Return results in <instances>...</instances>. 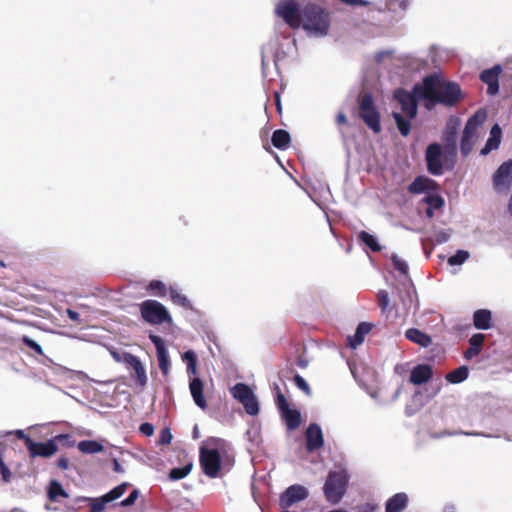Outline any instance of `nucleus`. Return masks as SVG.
<instances>
[{
	"instance_id": "f257e3e1",
	"label": "nucleus",
	"mask_w": 512,
	"mask_h": 512,
	"mask_svg": "<svg viewBox=\"0 0 512 512\" xmlns=\"http://www.w3.org/2000/svg\"><path fill=\"white\" fill-rule=\"evenodd\" d=\"M415 92L425 100V108L430 110L435 104L453 107L462 98V90L458 83L444 80L438 74L423 78L421 84H415Z\"/></svg>"
},
{
	"instance_id": "f03ea898",
	"label": "nucleus",
	"mask_w": 512,
	"mask_h": 512,
	"mask_svg": "<svg viewBox=\"0 0 512 512\" xmlns=\"http://www.w3.org/2000/svg\"><path fill=\"white\" fill-rule=\"evenodd\" d=\"M331 24L330 13L319 5L308 3L302 8V28L318 37L326 36Z\"/></svg>"
},
{
	"instance_id": "7ed1b4c3",
	"label": "nucleus",
	"mask_w": 512,
	"mask_h": 512,
	"mask_svg": "<svg viewBox=\"0 0 512 512\" xmlns=\"http://www.w3.org/2000/svg\"><path fill=\"white\" fill-rule=\"evenodd\" d=\"M348 486V476L344 471H330L323 492L330 504H338L344 497Z\"/></svg>"
},
{
	"instance_id": "20e7f679",
	"label": "nucleus",
	"mask_w": 512,
	"mask_h": 512,
	"mask_svg": "<svg viewBox=\"0 0 512 512\" xmlns=\"http://www.w3.org/2000/svg\"><path fill=\"white\" fill-rule=\"evenodd\" d=\"M359 117L375 134L381 132V116L374 104L373 96L369 92L359 97Z\"/></svg>"
},
{
	"instance_id": "39448f33",
	"label": "nucleus",
	"mask_w": 512,
	"mask_h": 512,
	"mask_svg": "<svg viewBox=\"0 0 512 512\" xmlns=\"http://www.w3.org/2000/svg\"><path fill=\"white\" fill-rule=\"evenodd\" d=\"M139 308L141 317L149 324L172 323V317L166 307L156 300H145L139 305Z\"/></svg>"
},
{
	"instance_id": "423d86ee",
	"label": "nucleus",
	"mask_w": 512,
	"mask_h": 512,
	"mask_svg": "<svg viewBox=\"0 0 512 512\" xmlns=\"http://www.w3.org/2000/svg\"><path fill=\"white\" fill-rule=\"evenodd\" d=\"M199 462L203 473L210 477L216 478L222 468V460L217 449H209L201 447L199 452Z\"/></svg>"
},
{
	"instance_id": "0eeeda50",
	"label": "nucleus",
	"mask_w": 512,
	"mask_h": 512,
	"mask_svg": "<svg viewBox=\"0 0 512 512\" xmlns=\"http://www.w3.org/2000/svg\"><path fill=\"white\" fill-rule=\"evenodd\" d=\"M276 14L292 29H298L302 22V9L295 0L280 1L275 9Z\"/></svg>"
},
{
	"instance_id": "6e6552de",
	"label": "nucleus",
	"mask_w": 512,
	"mask_h": 512,
	"mask_svg": "<svg viewBox=\"0 0 512 512\" xmlns=\"http://www.w3.org/2000/svg\"><path fill=\"white\" fill-rule=\"evenodd\" d=\"M394 99L400 104L402 112L414 119L418 113V100H423L418 93L415 92V85L412 91L409 92L403 88H398L393 93Z\"/></svg>"
},
{
	"instance_id": "1a4fd4ad",
	"label": "nucleus",
	"mask_w": 512,
	"mask_h": 512,
	"mask_svg": "<svg viewBox=\"0 0 512 512\" xmlns=\"http://www.w3.org/2000/svg\"><path fill=\"white\" fill-rule=\"evenodd\" d=\"M427 170L434 176L443 174L442 149L440 144L431 143L425 151Z\"/></svg>"
},
{
	"instance_id": "9d476101",
	"label": "nucleus",
	"mask_w": 512,
	"mask_h": 512,
	"mask_svg": "<svg viewBox=\"0 0 512 512\" xmlns=\"http://www.w3.org/2000/svg\"><path fill=\"white\" fill-rule=\"evenodd\" d=\"M309 493L307 488L300 484L289 486L279 497V506L282 509H288L294 504L305 500Z\"/></svg>"
},
{
	"instance_id": "9b49d317",
	"label": "nucleus",
	"mask_w": 512,
	"mask_h": 512,
	"mask_svg": "<svg viewBox=\"0 0 512 512\" xmlns=\"http://www.w3.org/2000/svg\"><path fill=\"white\" fill-rule=\"evenodd\" d=\"M512 184V160L502 163L493 176L494 189L498 192L507 190Z\"/></svg>"
},
{
	"instance_id": "f8f14e48",
	"label": "nucleus",
	"mask_w": 512,
	"mask_h": 512,
	"mask_svg": "<svg viewBox=\"0 0 512 512\" xmlns=\"http://www.w3.org/2000/svg\"><path fill=\"white\" fill-rule=\"evenodd\" d=\"M439 190V184L424 175L417 176L407 187V191L410 194L418 195L421 193H426V195L430 192H436Z\"/></svg>"
},
{
	"instance_id": "ddd939ff",
	"label": "nucleus",
	"mask_w": 512,
	"mask_h": 512,
	"mask_svg": "<svg viewBox=\"0 0 512 512\" xmlns=\"http://www.w3.org/2000/svg\"><path fill=\"white\" fill-rule=\"evenodd\" d=\"M306 450L314 452L324 446V436L317 423H310L305 431Z\"/></svg>"
},
{
	"instance_id": "4468645a",
	"label": "nucleus",
	"mask_w": 512,
	"mask_h": 512,
	"mask_svg": "<svg viewBox=\"0 0 512 512\" xmlns=\"http://www.w3.org/2000/svg\"><path fill=\"white\" fill-rule=\"evenodd\" d=\"M123 362L131 369H133L134 374H132V377L135 378L136 383L140 387H145L147 384V375L145 368L140 361V359L131 354V353H124L123 354Z\"/></svg>"
},
{
	"instance_id": "2eb2a0df",
	"label": "nucleus",
	"mask_w": 512,
	"mask_h": 512,
	"mask_svg": "<svg viewBox=\"0 0 512 512\" xmlns=\"http://www.w3.org/2000/svg\"><path fill=\"white\" fill-rule=\"evenodd\" d=\"M29 454L32 458L43 457L48 458L53 456L58 451V446L55 440L50 439L47 442L29 441Z\"/></svg>"
},
{
	"instance_id": "dca6fc26",
	"label": "nucleus",
	"mask_w": 512,
	"mask_h": 512,
	"mask_svg": "<svg viewBox=\"0 0 512 512\" xmlns=\"http://www.w3.org/2000/svg\"><path fill=\"white\" fill-rule=\"evenodd\" d=\"M502 72L500 65H495L490 69H485L480 74V80L487 84V94L496 95L499 91V76Z\"/></svg>"
},
{
	"instance_id": "f3484780",
	"label": "nucleus",
	"mask_w": 512,
	"mask_h": 512,
	"mask_svg": "<svg viewBox=\"0 0 512 512\" xmlns=\"http://www.w3.org/2000/svg\"><path fill=\"white\" fill-rule=\"evenodd\" d=\"M433 376L432 367L428 364L416 365L410 372L409 381L414 385H422Z\"/></svg>"
},
{
	"instance_id": "a211bd4d",
	"label": "nucleus",
	"mask_w": 512,
	"mask_h": 512,
	"mask_svg": "<svg viewBox=\"0 0 512 512\" xmlns=\"http://www.w3.org/2000/svg\"><path fill=\"white\" fill-rule=\"evenodd\" d=\"M189 389L195 404L203 410L206 409L207 401L204 397L203 381L198 377H194L189 383Z\"/></svg>"
},
{
	"instance_id": "6ab92c4d",
	"label": "nucleus",
	"mask_w": 512,
	"mask_h": 512,
	"mask_svg": "<svg viewBox=\"0 0 512 512\" xmlns=\"http://www.w3.org/2000/svg\"><path fill=\"white\" fill-rule=\"evenodd\" d=\"M409 498L405 492H399L388 498L385 503V512H402L408 506Z\"/></svg>"
},
{
	"instance_id": "aec40b11",
	"label": "nucleus",
	"mask_w": 512,
	"mask_h": 512,
	"mask_svg": "<svg viewBox=\"0 0 512 512\" xmlns=\"http://www.w3.org/2000/svg\"><path fill=\"white\" fill-rule=\"evenodd\" d=\"M487 113L484 109L477 110L466 122L463 134L470 135L474 138L477 129L484 123Z\"/></svg>"
},
{
	"instance_id": "412c9836",
	"label": "nucleus",
	"mask_w": 512,
	"mask_h": 512,
	"mask_svg": "<svg viewBox=\"0 0 512 512\" xmlns=\"http://www.w3.org/2000/svg\"><path fill=\"white\" fill-rule=\"evenodd\" d=\"M492 313L488 309H478L473 314V325L476 329L487 330L491 327Z\"/></svg>"
},
{
	"instance_id": "4be33fe9",
	"label": "nucleus",
	"mask_w": 512,
	"mask_h": 512,
	"mask_svg": "<svg viewBox=\"0 0 512 512\" xmlns=\"http://www.w3.org/2000/svg\"><path fill=\"white\" fill-rule=\"evenodd\" d=\"M484 340V334L476 333L472 335L471 338L469 339L470 347L464 351V358L470 360L473 357L478 356L482 350Z\"/></svg>"
},
{
	"instance_id": "5701e85b",
	"label": "nucleus",
	"mask_w": 512,
	"mask_h": 512,
	"mask_svg": "<svg viewBox=\"0 0 512 512\" xmlns=\"http://www.w3.org/2000/svg\"><path fill=\"white\" fill-rule=\"evenodd\" d=\"M372 327H373V325L371 323L361 322L357 326L354 335L348 337L349 346L351 348H356L357 346L362 344L364 341L365 335H367L371 331Z\"/></svg>"
},
{
	"instance_id": "b1692460",
	"label": "nucleus",
	"mask_w": 512,
	"mask_h": 512,
	"mask_svg": "<svg viewBox=\"0 0 512 512\" xmlns=\"http://www.w3.org/2000/svg\"><path fill=\"white\" fill-rule=\"evenodd\" d=\"M405 337L409 341L416 343L421 347L426 348L432 344V338L428 334L420 331L417 328H409L408 330H406Z\"/></svg>"
},
{
	"instance_id": "393cba45",
	"label": "nucleus",
	"mask_w": 512,
	"mask_h": 512,
	"mask_svg": "<svg viewBox=\"0 0 512 512\" xmlns=\"http://www.w3.org/2000/svg\"><path fill=\"white\" fill-rule=\"evenodd\" d=\"M502 130L498 124H495L490 131V137L481 150L482 155H487L490 151L497 149L500 145Z\"/></svg>"
},
{
	"instance_id": "a878e982",
	"label": "nucleus",
	"mask_w": 512,
	"mask_h": 512,
	"mask_svg": "<svg viewBox=\"0 0 512 512\" xmlns=\"http://www.w3.org/2000/svg\"><path fill=\"white\" fill-rule=\"evenodd\" d=\"M280 414L288 430L294 431L300 426L301 414L298 410L288 408Z\"/></svg>"
},
{
	"instance_id": "bb28decb",
	"label": "nucleus",
	"mask_w": 512,
	"mask_h": 512,
	"mask_svg": "<svg viewBox=\"0 0 512 512\" xmlns=\"http://www.w3.org/2000/svg\"><path fill=\"white\" fill-rule=\"evenodd\" d=\"M271 142L275 148L286 150L290 146L291 136L288 131L277 129L272 134Z\"/></svg>"
},
{
	"instance_id": "cd10ccee",
	"label": "nucleus",
	"mask_w": 512,
	"mask_h": 512,
	"mask_svg": "<svg viewBox=\"0 0 512 512\" xmlns=\"http://www.w3.org/2000/svg\"><path fill=\"white\" fill-rule=\"evenodd\" d=\"M469 370L467 366H460L453 371L446 374L445 378L452 384H458L465 381L468 378Z\"/></svg>"
},
{
	"instance_id": "c85d7f7f",
	"label": "nucleus",
	"mask_w": 512,
	"mask_h": 512,
	"mask_svg": "<svg viewBox=\"0 0 512 512\" xmlns=\"http://www.w3.org/2000/svg\"><path fill=\"white\" fill-rule=\"evenodd\" d=\"M392 117L395 120L396 126L402 136H408L411 131V120L409 117L404 118L398 112H392Z\"/></svg>"
},
{
	"instance_id": "c756f323",
	"label": "nucleus",
	"mask_w": 512,
	"mask_h": 512,
	"mask_svg": "<svg viewBox=\"0 0 512 512\" xmlns=\"http://www.w3.org/2000/svg\"><path fill=\"white\" fill-rule=\"evenodd\" d=\"M422 203H425L429 208H433L435 210L442 209L445 200L444 198L436 192H430L428 193L422 200Z\"/></svg>"
},
{
	"instance_id": "7c9ffc66",
	"label": "nucleus",
	"mask_w": 512,
	"mask_h": 512,
	"mask_svg": "<svg viewBox=\"0 0 512 512\" xmlns=\"http://www.w3.org/2000/svg\"><path fill=\"white\" fill-rule=\"evenodd\" d=\"M146 291L152 296L164 298L167 295L168 289L162 281L152 280L146 286Z\"/></svg>"
},
{
	"instance_id": "2f4dec72",
	"label": "nucleus",
	"mask_w": 512,
	"mask_h": 512,
	"mask_svg": "<svg viewBox=\"0 0 512 512\" xmlns=\"http://www.w3.org/2000/svg\"><path fill=\"white\" fill-rule=\"evenodd\" d=\"M48 498L51 501H56L58 497L68 498V493L63 489L62 485L57 480H52L48 488Z\"/></svg>"
},
{
	"instance_id": "473e14b6",
	"label": "nucleus",
	"mask_w": 512,
	"mask_h": 512,
	"mask_svg": "<svg viewBox=\"0 0 512 512\" xmlns=\"http://www.w3.org/2000/svg\"><path fill=\"white\" fill-rule=\"evenodd\" d=\"M78 449L82 453L94 454L103 451V445L95 440H83L78 443Z\"/></svg>"
},
{
	"instance_id": "72a5a7b5",
	"label": "nucleus",
	"mask_w": 512,
	"mask_h": 512,
	"mask_svg": "<svg viewBox=\"0 0 512 512\" xmlns=\"http://www.w3.org/2000/svg\"><path fill=\"white\" fill-rule=\"evenodd\" d=\"M231 393L236 400L242 402L243 400H246L253 391L248 385L244 383H237L232 387Z\"/></svg>"
},
{
	"instance_id": "f704fd0d",
	"label": "nucleus",
	"mask_w": 512,
	"mask_h": 512,
	"mask_svg": "<svg viewBox=\"0 0 512 512\" xmlns=\"http://www.w3.org/2000/svg\"><path fill=\"white\" fill-rule=\"evenodd\" d=\"M169 294L172 302L176 305H179L185 309H191L192 305L189 299L183 295L181 292H179L177 289L170 288Z\"/></svg>"
},
{
	"instance_id": "c9c22d12",
	"label": "nucleus",
	"mask_w": 512,
	"mask_h": 512,
	"mask_svg": "<svg viewBox=\"0 0 512 512\" xmlns=\"http://www.w3.org/2000/svg\"><path fill=\"white\" fill-rule=\"evenodd\" d=\"M193 462L189 460L183 467L173 468L169 472V478L171 480H181L185 478L192 470Z\"/></svg>"
},
{
	"instance_id": "e433bc0d",
	"label": "nucleus",
	"mask_w": 512,
	"mask_h": 512,
	"mask_svg": "<svg viewBox=\"0 0 512 512\" xmlns=\"http://www.w3.org/2000/svg\"><path fill=\"white\" fill-rule=\"evenodd\" d=\"M445 155L455 157L457 151L455 131L447 132L445 135Z\"/></svg>"
},
{
	"instance_id": "4c0bfd02",
	"label": "nucleus",
	"mask_w": 512,
	"mask_h": 512,
	"mask_svg": "<svg viewBox=\"0 0 512 512\" xmlns=\"http://www.w3.org/2000/svg\"><path fill=\"white\" fill-rule=\"evenodd\" d=\"M359 240L363 242L367 247H369L373 252H379L381 250V246L377 242L376 238L366 231H361L359 233Z\"/></svg>"
},
{
	"instance_id": "58836bf2",
	"label": "nucleus",
	"mask_w": 512,
	"mask_h": 512,
	"mask_svg": "<svg viewBox=\"0 0 512 512\" xmlns=\"http://www.w3.org/2000/svg\"><path fill=\"white\" fill-rule=\"evenodd\" d=\"M240 403L243 405L247 414L255 416L259 413V404L254 393Z\"/></svg>"
},
{
	"instance_id": "ea45409f",
	"label": "nucleus",
	"mask_w": 512,
	"mask_h": 512,
	"mask_svg": "<svg viewBox=\"0 0 512 512\" xmlns=\"http://www.w3.org/2000/svg\"><path fill=\"white\" fill-rule=\"evenodd\" d=\"M183 360L187 362V372L189 374H196L197 372V357L194 351L189 350L183 354Z\"/></svg>"
},
{
	"instance_id": "a19ab883",
	"label": "nucleus",
	"mask_w": 512,
	"mask_h": 512,
	"mask_svg": "<svg viewBox=\"0 0 512 512\" xmlns=\"http://www.w3.org/2000/svg\"><path fill=\"white\" fill-rule=\"evenodd\" d=\"M157 358L159 362V368L162 372V374L166 377L169 374L170 371V360L168 356V352L159 350V353H157Z\"/></svg>"
},
{
	"instance_id": "79ce46f5",
	"label": "nucleus",
	"mask_w": 512,
	"mask_h": 512,
	"mask_svg": "<svg viewBox=\"0 0 512 512\" xmlns=\"http://www.w3.org/2000/svg\"><path fill=\"white\" fill-rule=\"evenodd\" d=\"M88 501L89 508L95 512H103L105 510L106 504L109 503V500L105 495L99 498H89Z\"/></svg>"
},
{
	"instance_id": "37998d69",
	"label": "nucleus",
	"mask_w": 512,
	"mask_h": 512,
	"mask_svg": "<svg viewBox=\"0 0 512 512\" xmlns=\"http://www.w3.org/2000/svg\"><path fill=\"white\" fill-rule=\"evenodd\" d=\"M377 300H378V306L380 307L381 309V312L383 314H387L390 312V307H389V295L387 293V291L385 290H380L377 294Z\"/></svg>"
},
{
	"instance_id": "c03bdc74",
	"label": "nucleus",
	"mask_w": 512,
	"mask_h": 512,
	"mask_svg": "<svg viewBox=\"0 0 512 512\" xmlns=\"http://www.w3.org/2000/svg\"><path fill=\"white\" fill-rule=\"evenodd\" d=\"M469 258L468 251L458 250L454 255L448 258V264L451 266L461 265Z\"/></svg>"
},
{
	"instance_id": "a18cd8bd",
	"label": "nucleus",
	"mask_w": 512,
	"mask_h": 512,
	"mask_svg": "<svg viewBox=\"0 0 512 512\" xmlns=\"http://www.w3.org/2000/svg\"><path fill=\"white\" fill-rule=\"evenodd\" d=\"M128 487V483H122L115 488H113L111 491L105 494L106 498L109 500V502L114 501L118 498H120L126 491Z\"/></svg>"
},
{
	"instance_id": "49530a36",
	"label": "nucleus",
	"mask_w": 512,
	"mask_h": 512,
	"mask_svg": "<svg viewBox=\"0 0 512 512\" xmlns=\"http://www.w3.org/2000/svg\"><path fill=\"white\" fill-rule=\"evenodd\" d=\"M473 138L470 135L462 134L460 150L463 156H467L473 147Z\"/></svg>"
},
{
	"instance_id": "de8ad7c7",
	"label": "nucleus",
	"mask_w": 512,
	"mask_h": 512,
	"mask_svg": "<svg viewBox=\"0 0 512 512\" xmlns=\"http://www.w3.org/2000/svg\"><path fill=\"white\" fill-rule=\"evenodd\" d=\"M391 260H392L394 268L398 272H400L403 275H407L408 274L409 268H408L407 263L404 260L399 258L396 254L392 255Z\"/></svg>"
},
{
	"instance_id": "09e8293b",
	"label": "nucleus",
	"mask_w": 512,
	"mask_h": 512,
	"mask_svg": "<svg viewBox=\"0 0 512 512\" xmlns=\"http://www.w3.org/2000/svg\"><path fill=\"white\" fill-rule=\"evenodd\" d=\"M276 390H277V392H276L275 403H276V406H277L279 412L281 413L290 407H289L286 397L280 391L278 386H276Z\"/></svg>"
},
{
	"instance_id": "8fccbe9b",
	"label": "nucleus",
	"mask_w": 512,
	"mask_h": 512,
	"mask_svg": "<svg viewBox=\"0 0 512 512\" xmlns=\"http://www.w3.org/2000/svg\"><path fill=\"white\" fill-rule=\"evenodd\" d=\"M22 342L28 348L33 350L36 354H38L40 356H42L44 354L41 346L36 341H34L33 339L29 338L28 336H23L22 337Z\"/></svg>"
},
{
	"instance_id": "3c124183",
	"label": "nucleus",
	"mask_w": 512,
	"mask_h": 512,
	"mask_svg": "<svg viewBox=\"0 0 512 512\" xmlns=\"http://www.w3.org/2000/svg\"><path fill=\"white\" fill-rule=\"evenodd\" d=\"M172 441V434L169 428H163L158 436L157 443L159 445H168Z\"/></svg>"
},
{
	"instance_id": "603ef678",
	"label": "nucleus",
	"mask_w": 512,
	"mask_h": 512,
	"mask_svg": "<svg viewBox=\"0 0 512 512\" xmlns=\"http://www.w3.org/2000/svg\"><path fill=\"white\" fill-rule=\"evenodd\" d=\"M293 381L295 383V385L301 390L303 391L304 393H306L307 395H309L311 393V389L308 385V383L305 381V379L300 376L299 374H296L293 378Z\"/></svg>"
},
{
	"instance_id": "864d4df0",
	"label": "nucleus",
	"mask_w": 512,
	"mask_h": 512,
	"mask_svg": "<svg viewBox=\"0 0 512 512\" xmlns=\"http://www.w3.org/2000/svg\"><path fill=\"white\" fill-rule=\"evenodd\" d=\"M56 442H59L63 446L72 447L75 444V441L72 440V437L69 434H58L53 439Z\"/></svg>"
},
{
	"instance_id": "5fc2aeb1",
	"label": "nucleus",
	"mask_w": 512,
	"mask_h": 512,
	"mask_svg": "<svg viewBox=\"0 0 512 512\" xmlns=\"http://www.w3.org/2000/svg\"><path fill=\"white\" fill-rule=\"evenodd\" d=\"M149 339L155 345L157 353H159V350H162V351H166L167 350L165 348L164 341H163V339L160 336L154 335V334H150L149 335Z\"/></svg>"
},
{
	"instance_id": "6e6d98bb",
	"label": "nucleus",
	"mask_w": 512,
	"mask_h": 512,
	"mask_svg": "<svg viewBox=\"0 0 512 512\" xmlns=\"http://www.w3.org/2000/svg\"><path fill=\"white\" fill-rule=\"evenodd\" d=\"M139 497V491L137 489L133 490L127 498L121 501L120 505L123 507L131 506L135 503V501Z\"/></svg>"
},
{
	"instance_id": "4d7b16f0",
	"label": "nucleus",
	"mask_w": 512,
	"mask_h": 512,
	"mask_svg": "<svg viewBox=\"0 0 512 512\" xmlns=\"http://www.w3.org/2000/svg\"><path fill=\"white\" fill-rule=\"evenodd\" d=\"M139 431L145 436H152L154 433V426L151 423H142L139 427Z\"/></svg>"
},
{
	"instance_id": "13d9d810",
	"label": "nucleus",
	"mask_w": 512,
	"mask_h": 512,
	"mask_svg": "<svg viewBox=\"0 0 512 512\" xmlns=\"http://www.w3.org/2000/svg\"><path fill=\"white\" fill-rule=\"evenodd\" d=\"M0 474L2 475V478L5 482H8L11 477V472L9 468L6 466V464L2 461L0 458Z\"/></svg>"
},
{
	"instance_id": "bf43d9fd",
	"label": "nucleus",
	"mask_w": 512,
	"mask_h": 512,
	"mask_svg": "<svg viewBox=\"0 0 512 512\" xmlns=\"http://www.w3.org/2000/svg\"><path fill=\"white\" fill-rule=\"evenodd\" d=\"M14 434L18 439L24 441V444H25L26 448L28 449L30 446L29 441H33V440L23 430H16L14 432Z\"/></svg>"
},
{
	"instance_id": "052dcab7",
	"label": "nucleus",
	"mask_w": 512,
	"mask_h": 512,
	"mask_svg": "<svg viewBox=\"0 0 512 512\" xmlns=\"http://www.w3.org/2000/svg\"><path fill=\"white\" fill-rule=\"evenodd\" d=\"M341 2L350 6H368L370 4L367 0H340Z\"/></svg>"
},
{
	"instance_id": "680f3d73",
	"label": "nucleus",
	"mask_w": 512,
	"mask_h": 512,
	"mask_svg": "<svg viewBox=\"0 0 512 512\" xmlns=\"http://www.w3.org/2000/svg\"><path fill=\"white\" fill-rule=\"evenodd\" d=\"M66 314H67V316L69 317L70 320L80 324L81 319H80V314L78 312H76V311H74L72 309H67L66 310Z\"/></svg>"
},
{
	"instance_id": "e2e57ef3",
	"label": "nucleus",
	"mask_w": 512,
	"mask_h": 512,
	"mask_svg": "<svg viewBox=\"0 0 512 512\" xmlns=\"http://www.w3.org/2000/svg\"><path fill=\"white\" fill-rule=\"evenodd\" d=\"M57 465L59 468H61L62 470H66L68 469L69 467V461L66 457H60L58 460H57Z\"/></svg>"
},
{
	"instance_id": "0e129e2a",
	"label": "nucleus",
	"mask_w": 512,
	"mask_h": 512,
	"mask_svg": "<svg viewBox=\"0 0 512 512\" xmlns=\"http://www.w3.org/2000/svg\"><path fill=\"white\" fill-rule=\"evenodd\" d=\"M336 123L338 125H345L347 124V117L343 112H339L336 116Z\"/></svg>"
},
{
	"instance_id": "69168bd1",
	"label": "nucleus",
	"mask_w": 512,
	"mask_h": 512,
	"mask_svg": "<svg viewBox=\"0 0 512 512\" xmlns=\"http://www.w3.org/2000/svg\"><path fill=\"white\" fill-rule=\"evenodd\" d=\"M274 100H275V105H276L277 112L281 113L282 106H281L280 94L278 92L274 93Z\"/></svg>"
},
{
	"instance_id": "338daca9",
	"label": "nucleus",
	"mask_w": 512,
	"mask_h": 512,
	"mask_svg": "<svg viewBox=\"0 0 512 512\" xmlns=\"http://www.w3.org/2000/svg\"><path fill=\"white\" fill-rule=\"evenodd\" d=\"M113 470L117 473H123L124 469L122 468L121 464L118 462L117 459L113 460Z\"/></svg>"
},
{
	"instance_id": "774afa93",
	"label": "nucleus",
	"mask_w": 512,
	"mask_h": 512,
	"mask_svg": "<svg viewBox=\"0 0 512 512\" xmlns=\"http://www.w3.org/2000/svg\"><path fill=\"white\" fill-rule=\"evenodd\" d=\"M297 365H298L300 368L305 369V368L308 366V361H307V360H305V359H303V358H301V357H299V358L297 359Z\"/></svg>"
}]
</instances>
